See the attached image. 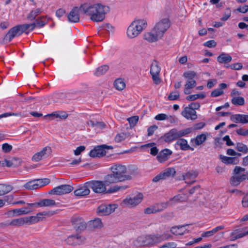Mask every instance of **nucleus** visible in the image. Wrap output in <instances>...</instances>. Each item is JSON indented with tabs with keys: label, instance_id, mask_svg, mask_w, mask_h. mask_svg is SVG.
Wrapping results in <instances>:
<instances>
[{
	"label": "nucleus",
	"instance_id": "1",
	"mask_svg": "<svg viewBox=\"0 0 248 248\" xmlns=\"http://www.w3.org/2000/svg\"><path fill=\"white\" fill-rule=\"evenodd\" d=\"M191 132V128H186L180 130L175 128H172L168 132L165 133L163 136H161L158 139V142H162V141H165V142L170 143L172 141L178 140L176 142V144L180 146L181 150L183 151L187 150L193 151L194 148L190 147L188 144L186 140L184 139H179L188 135Z\"/></svg>",
	"mask_w": 248,
	"mask_h": 248
},
{
	"label": "nucleus",
	"instance_id": "2",
	"mask_svg": "<svg viewBox=\"0 0 248 248\" xmlns=\"http://www.w3.org/2000/svg\"><path fill=\"white\" fill-rule=\"evenodd\" d=\"M112 173L107 174L104 177L107 185L132 179L134 173H127L125 166L117 164L112 165L110 168Z\"/></svg>",
	"mask_w": 248,
	"mask_h": 248
},
{
	"label": "nucleus",
	"instance_id": "3",
	"mask_svg": "<svg viewBox=\"0 0 248 248\" xmlns=\"http://www.w3.org/2000/svg\"><path fill=\"white\" fill-rule=\"evenodd\" d=\"M80 9L83 13L90 16V19L94 22L102 21L105 18V15L109 11V7L100 3L90 4L88 3L81 4Z\"/></svg>",
	"mask_w": 248,
	"mask_h": 248
},
{
	"label": "nucleus",
	"instance_id": "4",
	"mask_svg": "<svg viewBox=\"0 0 248 248\" xmlns=\"http://www.w3.org/2000/svg\"><path fill=\"white\" fill-rule=\"evenodd\" d=\"M147 26V22L143 19L137 20L133 21L127 30V34L128 37L134 38L137 36Z\"/></svg>",
	"mask_w": 248,
	"mask_h": 248
},
{
	"label": "nucleus",
	"instance_id": "5",
	"mask_svg": "<svg viewBox=\"0 0 248 248\" xmlns=\"http://www.w3.org/2000/svg\"><path fill=\"white\" fill-rule=\"evenodd\" d=\"M170 26V22L169 19L165 18L161 19L155 24L153 29V31L156 32L158 36L162 37Z\"/></svg>",
	"mask_w": 248,
	"mask_h": 248
},
{
	"label": "nucleus",
	"instance_id": "6",
	"mask_svg": "<svg viewBox=\"0 0 248 248\" xmlns=\"http://www.w3.org/2000/svg\"><path fill=\"white\" fill-rule=\"evenodd\" d=\"M156 234L139 237L136 241V244L139 246H152L158 243Z\"/></svg>",
	"mask_w": 248,
	"mask_h": 248
},
{
	"label": "nucleus",
	"instance_id": "7",
	"mask_svg": "<svg viewBox=\"0 0 248 248\" xmlns=\"http://www.w3.org/2000/svg\"><path fill=\"white\" fill-rule=\"evenodd\" d=\"M112 149L113 147L111 146H108L105 144L99 145L95 147L93 150H92L89 153V155L92 157H100L106 155L107 153L106 150Z\"/></svg>",
	"mask_w": 248,
	"mask_h": 248
},
{
	"label": "nucleus",
	"instance_id": "8",
	"mask_svg": "<svg viewBox=\"0 0 248 248\" xmlns=\"http://www.w3.org/2000/svg\"><path fill=\"white\" fill-rule=\"evenodd\" d=\"M89 186L96 193H102L106 191V187L105 181H91L88 182Z\"/></svg>",
	"mask_w": 248,
	"mask_h": 248
},
{
	"label": "nucleus",
	"instance_id": "9",
	"mask_svg": "<svg viewBox=\"0 0 248 248\" xmlns=\"http://www.w3.org/2000/svg\"><path fill=\"white\" fill-rule=\"evenodd\" d=\"M116 208V204H102L97 207L96 213L100 216H107L113 212Z\"/></svg>",
	"mask_w": 248,
	"mask_h": 248
},
{
	"label": "nucleus",
	"instance_id": "10",
	"mask_svg": "<svg viewBox=\"0 0 248 248\" xmlns=\"http://www.w3.org/2000/svg\"><path fill=\"white\" fill-rule=\"evenodd\" d=\"M86 240L85 236L79 234L70 235L65 239L67 244L73 246L82 245L85 243Z\"/></svg>",
	"mask_w": 248,
	"mask_h": 248
},
{
	"label": "nucleus",
	"instance_id": "11",
	"mask_svg": "<svg viewBox=\"0 0 248 248\" xmlns=\"http://www.w3.org/2000/svg\"><path fill=\"white\" fill-rule=\"evenodd\" d=\"M73 190V187L69 185H62L54 187L49 192V194L63 195L71 192Z\"/></svg>",
	"mask_w": 248,
	"mask_h": 248
},
{
	"label": "nucleus",
	"instance_id": "12",
	"mask_svg": "<svg viewBox=\"0 0 248 248\" xmlns=\"http://www.w3.org/2000/svg\"><path fill=\"white\" fill-rule=\"evenodd\" d=\"M143 198V194L142 193H139L132 197L124 199L123 201V203L129 206H135L141 202Z\"/></svg>",
	"mask_w": 248,
	"mask_h": 248
},
{
	"label": "nucleus",
	"instance_id": "13",
	"mask_svg": "<svg viewBox=\"0 0 248 248\" xmlns=\"http://www.w3.org/2000/svg\"><path fill=\"white\" fill-rule=\"evenodd\" d=\"M52 153V149L50 147L46 146L42 149V150L35 154L32 157V159L35 161H38L41 160L43 157L48 156Z\"/></svg>",
	"mask_w": 248,
	"mask_h": 248
},
{
	"label": "nucleus",
	"instance_id": "14",
	"mask_svg": "<svg viewBox=\"0 0 248 248\" xmlns=\"http://www.w3.org/2000/svg\"><path fill=\"white\" fill-rule=\"evenodd\" d=\"M79 10H82L80 7H74L67 15V18L70 22L77 23L79 21Z\"/></svg>",
	"mask_w": 248,
	"mask_h": 248
},
{
	"label": "nucleus",
	"instance_id": "15",
	"mask_svg": "<svg viewBox=\"0 0 248 248\" xmlns=\"http://www.w3.org/2000/svg\"><path fill=\"white\" fill-rule=\"evenodd\" d=\"M22 34L19 25L16 26L12 28L5 35L4 40L10 42L14 37L19 36Z\"/></svg>",
	"mask_w": 248,
	"mask_h": 248
},
{
	"label": "nucleus",
	"instance_id": "16",
	"mask_svg": "<svg viewBox=\"0 0 248 248\" xmlns=\"http://www.w3.org/2000/svg\"><path fill=\"white\" fill-rule=\"evenodd\" d=\"M49 214V212H40L37 214L36 216H30L24 217L25 219V224H31L39 222L42 220V216H47Z\"/></svg>",
	"mask_w": 248,
	"mask_h": 248
},
{
	"label": "nucleus",
	"instance_id": "17",
	"mask_svg": "<svg viewBox=\"0 0 248 248\" xmlns=\"http://www.w3.org/2000/svg\"><path fill=\"white\" fill-rule=\"evenodd\" d=\"M72 222L75 229L77 231H83L87 227V224L81 217H78L72 218Z\"/></svg>",
	"mask_w": 248,
	"mask_h": 248
},
{
	"label": "nucleus",
	"instance_id": "18",
	"mask_svg": "<svg viewBox=\"0 0 248 248\" xmlns=\"http://www.w3.org/2000/svg\"><path fill=\"white\" fill-rule=\"evenodd\" d=\"M28 205L30 207H50L55 206L56 202L53 200L45 199L37 202L28 203Z\"/></svg>",
	"mask_w": 248,
	"mask_h": 248
},
{
	"label": "nucleus",
	"instance_id": "19",
	"mask_svg": "<svg viewBox=\"0 0 248 248\" xmlns=\"http://www.w3.org/2000/svg\"><path fill=\"white\" fill-rule=\"evenodd\" d=\"M181 114L187 120H194L197 118L196 112L194 109L186 107L182 111Z\"/></svg>",
	"mask_w": 248,
	"mask_h": 248
},
{
	"label": "nucleus",
	"instance_id": "20",
	"mask_svg": "<svg viewBox=\"0 0 248 248\" xmlns=\"http://www.w3.org/2000/svg\"><path fill=\"white\" fill-rule=\"evenodd\" d=\"M88 182L85 183L84 185L80 188L75 190L74 192L76 196L82 197L89 195L90 192V187L88 185Z\"/></svg>",
	"mask_w": 248,
	"mask_h": 248
},
{
	"label": "nucleus",
	"instance_id": "21",
	"mask_svg": "<svg viewBox=\"0 0 248 248\" xmlns=\"http://www.w3.org/2000/svg\"><path fill=\"white\" fill-rule=\"evenodd\" d=\"M172 153V152L168 149H163L158 153L156 158L159 162H164L169 159Z\"/></svg>",
	"mask_w": 248,
	"mask_h": 248
},
{
	"label": "nucleus",
	"instance_id": "22",
	"mask_svg": "<svg viewBox=\"0 0 248 248\" xmlns=\"http://www.w3.org/2000/svg\"><path fill=\"white\" fill-rule=\"evenodd\" d=\"M231 119L234 123H239L243 124H247L248 123V115L234 114L231 117Z\"/></svg>",
	"mask_w": 248,
	"mask_h": 248
},
{
	"label": "nucleus",
	"instance_id": "23",
	"mask_svg": "<svg viewBox=\"0 0 248 248\" xmlns=\"http://www.w3.org/2000/svg\"><path fill=\"white\" fill-rule=\"evenodd\" d=\"M248 172H246L244 175L240 176L233 175L230 179V184L233 186H237L240 183L247 179Z\"/></svg>",
	"mask_w": 248,
	"mask_h": 248
},
{
	"label": "nucleus",
	"instance_id": "24",
	"mask_svg": "<svg viewBox=\"0 0 248 248\" xmlns=\"http://www.w3.org/2000/svg\"><path fill=\"white\" fill-rule=\"evenodd\" d=\"M161 38L158 36L156 32H154L153 31L146 32L144 35V39L150 43L156 42Z\"/></svg>",
	"mask_w": 248,
	"mask_h": 248
},
{
	"label": "nucleus",
	"instance_id": "25",
	"mask_svg": "<svg viewBox=\"0 0 248 248\" xmlns=\"http://www.w3.org/2000/svg\"><path fill=\"white\" fill-rule=\"evenodd\" d=\"M207 139L206 135L202 133L197 135L195 138L191 139L190 143L194 146H199L202 144Z\"/></svg>",
	"mask_w": 248,
	"mask_h": 248
},
{
	"label": "nucleus",
	"instance_id": "26",
	"mask_svg": "<svg viewBox=\"0 0 248 248\" xmlns=\"http://www.w3.org/2000/svg\"><path fill=\"white\" fill-rule=\"evenodd\" d=\"M219 159L225 164H237L239 162L237 157H228L222 155H219Z\"/></svg>",
	"mask_w": 248,
	"mask_h": 248
},
{
	"label": "nucleus",
	"instance_id": "27",
	"mask_svg": "<svg viewBox=\"0 0 248 248\" xmlns=\"http://www.w3.org/2000/svg\"><path fill=\"white\" fill-rule=\"evenodd\" d=\"M103 226L102 220L99 218H95L89 222V227L92 229H101Z\"/></svg>",
	"mask_w": 248,
	"mask_h": 248
},
{
	"label": "nucleus",
	"instance_id": "28",
	"mask_svg": "<svg viewBox=\"0 0 248 248\" xmlns=\"http://www.w3.org/2000/svg\"><path fill=\"white\" fill-rule=\"evenodd\" d=\"M196 86V82L195 79L189 80L187 79L186 84L185 85L184 93L186 94L190 93V89L193 88Z\"/></svg>",
	"mask_w": 248,
	"mask_h": 248
},
{
	"label": "nucleus",
	"instance_id": "29",
	"mask_svg": "<svg viewBox=\"0 0 248 248\" xmlns=\"http://www.w3.org/2000/svg\"><path fill=\"white\" fill-rule=\"evenodd\" d=\"M232 57L228 54L222 53L217 58V61L221 63H226L232 61Z\"/></svg>",
	"mask_w": 248,
	"mask_h": 248
},
{
	"label": "nucleus",
	"instance_id": "30",
	"mask_svg": "<svg viewBox=\"0 0 248 248\" xmlns=\"http://www.w3.org/2000/svg\"><path fill=\"white\" fill-rule=\"evenodd\" d=\"M188 225V224H185V225H181V226L179 225V226H173L171 228L170 232L175 235H183L186 232H189V231L186 230L184 232H181L179 231V229L180 228L185 227Z\"/></svg>",
	"mask_w": 248,
	"mask_h": 248
},
{
	"label": "nucleus",
	"instance_id": "31",
	"mask_svg": "<svg viewBox=\"0 0 248 248\" xmlns=\"http://www.w3.org/2000/svg\"><path fill=\"white\" fill-rule=\"evenodd\" d=\"M198 174V173L197 171L191 170L183 174V179L186 180L188 179H195L197 177Z\"/></svg>",
	"mask_w": 248,
	"mask_h": 248
},
{
	"label": "nucleus",
	"instance_id": "32",
	"mask_svg": "<svg viewBox=\"0 0 248 248\" xmlns=\"http://www.w3.org/2000/svg\"><path fill=\"white\" fill-rule=\"evenodd\" d=\"M13 187L10 185L0 184V196L4 195L10 192Z\"/></svg>",
	"mask_w": 248,
	"mask_h": 248
},
{
	"label": "nucleus",
	"instance_id": "33",
	"mask_svg": "<svg viewBox=\"0 0 248 248\" xmlns=\"http://www.w3.org/2000/svg\"><path fill=\"white\" fill-rule=\"evenodd\" d=\"M10 226L14 227H20L25 225V219L23 217L13 219L9 221Z\"/></svg>",
	"mask_w": 248,
	"mask_h": 248
},
{
	"label": "nucleus",
	"instance_id": "34",
	"mask_svg": "<svg viewBox=\"0 0 248 248\" xmlns=\"http://www.w3.org/2000/svg\"><path fill=\"white\" fill-rule=\"evenodd\" d=\"M248 234V232L238 233V230H236L231 233L230 240L233 241L236 239H239Z\"/></svg>",
	"mask_w": 248,
	"mask_h": 248
},
{
	"label": "nucleus",
	"instance_id": "35",
	"mask_svg": "<svg viewBox=\"0 0 248 248\" xmlns=\"http://www.w3.org/2000/svg\"><path fill=\"white\" fill-rule=\"evenodd\" d=\"M114 86L116 89L119 91L124 90L125 87V83L124 79L118 78L114 82Z\"/></svg>",
	"mask_w": 248,
	"mask_h": 248
},
{
	"label": "nucleus",
	"instance_id": "36",
	"mask_svg": "<svg viewBox=\"0 0 248 248\" xmlns=\"http://www.w3.org/2000/svg\"><path fill=\"white\" fill-rule=\"evenodd\" d=\"M36 180H31L27 183H26L24 186L25 188L32 190V189H36L38 188V185L37 183H36Z\"/></svg>",
	"mask_w": 248,
	"mask_h": 248
},
{
	"label": "nucleus",
	"instance_id": "37",
	"mask_svg": "<svg viewBox=\"0 0 248 248\" xmlns=\"http://www.w3.org/2000/svg\"><path fill=\"white\" fill-rule=\"evenodd\" d=\"M22 33L25 32L28 30L32 31L35 28V23L24 24L22 25H18Z\"/></svg>",
	"mask_w": 248,
	"mask_h": 248
},
{
	"label": "nucleus",
	"instance_id": "38",
	"mask_svg": "<svg viewBox=\"0 0 248 248\" xmlns=\"http://www.w3.org/2000/svg\"><path fill=\"white\" fill-rule=\"evenodd\" d=\"M232 104L235 106H242L245 104L244 98L241 96L233 97L231 100Z\"/></svg>",
	"mask_w": 248,
	"mask_h": 248
},
{
	"label": "nucleus",
	"instance_id": "39",
	"mask_svg": "<svg viewBox=\"0 0 248 248\" xmlns=\"http://www.w3.org/2000/svg\"><path fill=\"white\" fill-rule=\"evenodd\" d=\"M15 216L27 214L31 212V209L29 207H24L20 209H13Z\"/></svg>",
	"mask_w": 248,
	"mask_h": 248
},
{
	"label": "nucleus",
	"instance_id": "40",
	"mask_svg": "<svg viewBox=\"0 0 248 248\" xmlns=\"http://www.w3.org/2000/svg\"><path fill=\"white\" fill-rule=\"evenodd\" d=\"M108 69V66L107 65H102L97 68L94 72L96 76H100L104 74Z\"/></svg>",
	"mask_w": 248,
	"mask_h": 248
},
{
	"label": "nucleus",
	"instance_id": "41",
	"mask_svg": "<svg viewBox=\"0 0 248 248\" xmlns=\"http://www.w3.org/2000/svg\"><path fill=\"white\" fill-rule=\"evenodd\" d=\"M156 237L158 238H157L158 243H160L162 241L168 240L172 237L171 234L166 232L163 233L162 234L156 233Z\"/></svg>",
	"mask_w": 248,
	"mask_h": 248
},
{
	"label": "nucleus",
	"instance_id": "42",
	"mask_svg": "<svg viewBox=\"0 0 248 248\" xmlns=\"http://www.w3.org/2000/svg\"><path fill=\"white\" fill-rule=\"evenodd\" d=\"M162 173L163 174V176L165 179L167 177H170L171 176H174L176 173V171L175 169L173 168H169L166 169Z\"/></svg>",
	"mask_w": 248,
	"mask_h": 248
},
{
	"label": "nucleus",
	"instance_id": "43",
	"mask_svg": "<svg viewBox=\"0 0 248 248\" xmlns=\"http://www.w3.org/2000/svg\"><path fill=\"white\" fill-rule=\"evenodd\" d=\"M42 12L41 9L37 8L34 10L31 11L27 16V18L31 20H34L36 16Z\"/></svg>",
	"mask_w": 248,
	"mask_h": 248
},
{
	"label": "nucleus",
	"instance_id": "44",
	"mask_svg": "<svg viewBox=\"0 0 248 248\" xmlns=\"http://www.w3.org/2000/svg\"><path fill=\"white\" fill-rule=\"evenodd\" d=\"M36 22L34 23L35 24V27H42L44 26H45L47 22V20L44 16H41L38 19H36Z\"/></svg>",
	"mask_w": 248,
	"mask_h": 248
},
{
	"label": "nucleus",
	"instance_id": "45",
	"mask_svg": "<svg viewBox=\"0 0 248 248\" xmlns=\"http://www.w3.org/2000/svg\"><path fill=\"white\" fill-rule=\"evenodd\" d=\"M236 149L244 154H246L248 152V148L247 146L241 142L237 143Z\"/></svg>",
	"mask_w": 248,
	"mask_h": 248
},
{
	"label": "nucleus",
	"instance_id": "46",
	"mask_svg": "<svg viewBox=\"0 0 248 248\" xmlns=\"http://www.w3.org/2000/svg\"><path fill=\"white\" fill-rule=\"evenodd\" d=\"M160 71V68L156 62L153 63L150 68V73L151 75L159 74Z\"/></svg>",
	"mask_w": 248,
	"mask_h": 248
},
{
	"label": "nucleus",
	"instance_id": "47",
	"mask_svg": "<svg viewBox=\"0 0 248 248\" xmlns=\"http://www.w3.org/2000/svg\"><path fill=\"white\" fill-rule=\"evenodd\" d=\"M246 172L245 168L236 166L233 170V174L234 175L240 176L244 175V173H246Z\"/></svg>",
	"mask_w": 248,
	"mask_h": 248
},
{
	"label": "nucleus",
	"instance_id": "48",
	"mask_svg": "<svg viewBox=\"0 0 248 248\" xmlns=\"http://www.w3.org/2000/svg\"><path fill=\"white\" fill-rule=\"evenodd\" d=\"M205 97V95L203 93L196 94L190 95L186 97V99L188 101H194L198 98L203 99Z\"/></svg>",
	"mask_w": 248,
	"mask_h": 248
},
{
	"label": "nucleus",
	"instance_id": "49",
	"mask_svg": "<svg viewBox=\"0 0 248 248\" xmlns=\"http://www.w3.org/2000/svg\"><path fill=\"white\" fill-rule=\"evenodd\" d=\"M163 209H155V207H150L144 209V213L146 214H151L160 212L162 211Z\"/></svg>",
	"mask_w": 248,
	"mask_h": 248
},
{
	"label": "nucleus",
	"instance_id": "50",
	"mask_svg": "<svg viewBox=\"0 0 248 248\" xmlns=\"http://www.w3.org/2000/svg\"><path fill=\"white\" fill-rule=\"evenodd\" d=\"M196 76V73L193 71H188L184 73L183 77L187 79L192 80Z\"/></svg>",
	"mask_w": 248,
	"mask_h": 248
},
{
	"label": "nucleus",
	"instance_id": "51",
	"mask_svg": "<svg viewBox=\"0 0 248 248\" xmlns=\"http://www.w3.org/2000/svg\"><path fill=\"white\" fill-rule=\"evenodd\" d=\"M38 188L48 185L50 182V180L48 178L39 179L36 180Z\"/></svg>",
	"mask_w": 248,
	"mask_h": 248
},
{
	"label": "nucleus",
	"instance_id": "52",
	"mask_svg": "<svg viewBox=\"0 0 248 248\" xmlns=\"http://www.w3.org/2000/svg\"><path fill=\"white\" fill-rule=\"evenodd\" d=\"M127 137L128 135L126 133H119L116 136L115 140L117 142H120L124 140Z\"/></svg>",
	"mask_w": 248,
	"mask_h": 248
},
{
	"label": "nucleus",
	"instance_id": "53",
	"mask_svg": "<svg viewBox=\"0 0 248 248\" xmlns=\"http://www.w3.org/2000/svg\"><path fill=\"white\" fill-rule=\"evenodd\" d=\"M127 121H128L130 127H134L139 121V116H134L131 117H130L127 119Z\"/></svg>",
	"mask_w": 248,
	"mask_h": 248
},
{
	"label": "nucleus",
	"instance_id": "54",
	"mask_svg": "<svg viewBox=\"0 0 248 248\" xmlns=\"http://www.w3.org/2000/svg\"><path fill=\"white\" fill-rule=\"evenodd\" d=\"M0 165H1L2 166H6L8 167L14 168V164H13L12 159L10 160L5 159L3 161H1Z\"/></svg>",
	"mask_w": 248,
	"mask_h": 248
},
{
	"label": "nucleus",
	"instance_id": "55",
	"mask_svg": "<svg viewBox=\"0 0 248 248\" xmlns=\"http://www.w3.org/2000/svg\"><path fill=\"white\" fill-rule=\"evenodd\" d=\"M45 117H55L56 118H59L61 119H65L68 117V115L64 112L62 115H60L57 113H52L51 114H48L45 116Z\"/></svg>",
	"mask_w": 248,
	"mask_h": 248
},
{
	"label": "nucleus",
	"instance_id": "56",
	"mask_svg": "<svg viewBox=\"0 0 248 248\" xmlns=\"http://www.w3.org/2000/svg\"><path fill=\"white\" fill-rule=\"evenodd\" d=\"M19 116L22 117V114L20 112L19 113H13V112H6L4 113L1 115H0V118H4V117H7L8 116Z\"/></svg>",
	"mask_w": 248,
	"mask_h": 248
},
{
	"label": "nucleus",
	"instance_id": "57",
	"mask_svg": "<svg viewBox=\"0 0 248 248\" xmlns=\"http://www.w3.org/2000/svg\"><path fill=\"white\" fill-rule=\"evenodd\" d=\"M223 93L224 92L223 90L219 89H217L214 90L211 92V96L212 97H217L222 95V94H223Z\"/></svg>",
	"mask_w": 248,
	"mask_h": 248
},
{
	"label": "nucleus",
	"instance_id": "58",
	"mask_svg": "<svg viewBox=\"0 0 248 248\" xmlns=\"http://www.w3.org/2000/svg\"><path fill=\"white\" fill-rule=\"evenodd\" d=\"M179 96L178 92H171L168 96V98L169 100H175L179 98Z\"/></svg>",
	"mask_w": 248,
	"mask_h": 248
},
{
	"label": "nucleus",
	"instance_id": "59",
	"mask_svg": "<svg viewBox=\"0 0 248 248\" xmlns=\"http://www.w3.org/2000/svg\"><path fill=\"white\" fill-rule=\"evenodd\" d=\"M231 12L230 9L229 8L227 9L223 16L221 18V20L222 21H226L231 16Z\"/></svg>",
	"mask_w": 248,
	"mask_h": 248
},
{
	"label": "nucleus",
	"instance_id": "60",
	"mask_svg": "<svg viewBox=\"0 0 248 248\" xmlns=\"http://www.w3.org/2000/svg\"><path fill=\"white\" fill-rule=\"evenodd\" d=\"M203 45L208 47L211 48L215 47L217 45V43L215 41L212 40L205 42Z\"/></svg>",
	"mask_w": 248,
	"mask_h": 248
},
{
	"label": "nucleus",
	"instance_id": "61",
	"mask_svg": "<svg viewBox=\"0 0 248 248\" xmlns=\"http://www.w3.org/2000/svg\"><path fill=\"white\" fill-rule=\"evenodd\" d=\"M158 128V126L156 125H153L150 126L148 129V136H151L153 135L155 131Z\"/></svg>",
	"mask_w": 248,
	"mask_h": 248
},
{
	"label": "nucleus",
	"instance_id": "62",
	"mask_svg": "<svg viewBox=\"0 0 248 248\" xmlns=\"http://www.w3.org/2000/svg\"><path fill=\"white\" fill-rule=\"evenodd\" d=\"M236 131L237 134L239 135H242L244 136H246L248 135V129H245L241 128L237 129Z\"/></svg>",
	"mask_w": 248,
	"mask_h": 248
},
{
	"label": "nucleus",
	"instance_id": "63",
	"mask_svg": "<svg viewBox=\"0 0 248 248\" xmlns=\"http://www.w3.org/2000/svg\"><path fill=\"white\" fill-rule=\"evenodd\" d=\"M242 204L243 207H248V193L246 194L242 199Z\"/></svg>",
	"mask_w": 248,
	"mask_h": 248
},
{
	"label": "nucleus",
	"instance_id": "64",
	"mask_svg": "<svg viewBox=\"0 0 248 248\" xmlns=\"http://www.w3.org/2000/svg\"><path fill=\"white\" fill-rule=\"evenodd\" d=\"M176 247V244L174 242H169L159 248H174Z\"/></svg>",
	"mask_w": 248,
	"mask_h": 248
}]
</instances>
